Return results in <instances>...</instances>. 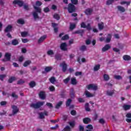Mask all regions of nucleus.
<instances>
[{"instance_id": "nucleus-1", "label": "nucleus", "mask_w": 131, "mask_h": 131, "mask_svg": "<svg viewBox=\"0 0 131 131\" xmlns=\"http://www.w3.org/2000/svg\"><path fill=\"white\" fill-rule=\"evenodd\" d=\"M43 104H45V101L42 102H38L36 103H31L30 105V106L31 108H34V109H38L41 106H43Z\"/></svg>"}, {"instance_id": "nucleus-2", "label": "nucleus", "mask_w": 131, "mask_h": 131, "mask_svg": "<svg viewBox=\"0 0 131 131\" xmlns=\"http://www.w3.org/2000/svg\"><path fill=\"white\" fill-rule=\"evenodd\" d=\"M76 10V8L75 7V6L74 5L69 3L68 5V11L69 13H74Z\"/></svg>"}, {"instance_id": "nucleus-3", "label": "nucleus", "mask_w": 131, "mask_h": 131, "mask_svg": "<svg viewBox=\"0 0 131 131\" xmlns=\"http://www.w3.org/2000/svg\"><path fill=\"white\" fill-rule=\"evenodd\" d=\"M81 28H86L87 30H92V27L91 24H88L87 26L84 22H82L80 24Z\"/></svg>"}, {"instance_id": "nucleus-4", "label": "nucleus", "mask_w": 131, "mask_h": 131, "mask_svg": "<svg viewBox=\"0 0 131 131\" xmlns=\"http://www.w3.org/2000/svg\"><path fill=\"white\" fill-rule=\"evenodd\" d=\"M11 108L12 110V115H15L19 112V108L15 105H12Z\"/></svg>"}, {"instance_id": "nucleus-5", "label": "nucleus", "mask_w": 131, "mask_h": 131, "mask_svg": "<svg viewBox=\"0 0 131 131\" xmlns=\"http://www.w3.org/2000/svg\"><path fill=\"white\" fill-rule=\"evenodd\" d=\"M13 5H18L19 7H23V5H24V2L23 1H21L20 0H14L13 2Z\"/></svg>"}, {"instance_id": "nucleus-6", "label": "nucleus", "mask_w": 131, "mask_h": 131, "mask_svg": "<svg viewBox=\"0 0 131 131\" xmlns=\"http://www.w3.org/2000/svg\"><path fill=\"white\" fill-rule=\"evenodd\" d=\"M88 90H91L92 89L94 91H97L98 90V86L94 84H90L87 85Z\"/></svg>"}, {"instance_id": "nucleus-7", "label": "nucleus", "mask_w": 131, "mask_h": 131, "mask_svg": "<svg viewBox=\"0 0 131 131\" xmlns=\"http://www.w3.org/2000/svg\"><path fill=\"white\" fill-rule=\"evenodd\" d=\"M60 66L62 68V72H66L67 71V64L65 61H63L61 63H60Z\"/></svg>"}, {"instance_id": "nucleus-8", "label": "nucleus", "mask_w": 131, "mask_h": 131, "mask_svg": "<svg viewBox=\"0 0 131 131\" xmlns=\"http://www.w3.org/2000/svg\"><path fill=\"white\" fill-rule=\"evenodd\" d=\"M5 58L3 59V62H7V61H10L11 60V54L7 53L5 54Z\"/></svg>"}, {"instance_id": "nucleus-9", "label": "nucleus", "mask_w": 131, "mask_h": 131, "mask_svg": "<svg viewBox=\"0 0 131 131\" xmlns=\"http://www.w3.org/2000/svg\"><path fill=\"white\" fill-rule=\"evenodd\" d=\"M39 97L41 100H46V92L44 91H40L39 93Z\"/></svg>"}, {"instance_id": "nucleus-10", "label": "nucleus", "mask_w": 131, "mask_h": 131, "mask_svg": "<svg viewBox=\"0 0 131 131\" xmlns=\"http://www.w3.org/2000/svg\"><path fill=\"white\" fill-rule=\"evenodd\" d=\"M83 33H84V30H79L74 32V34H80V36H83Z\"/></svg>"}, {"instance_id": "nucleus-11", "label": "nucleus", "mask_w": 131, "mask_h": 131, "mask_svg": "<svg viewBox=\"0 0 131 131\" xmlns=\"http://www.w3.org/2000/svg\"><path fill=\"white\" fill-rule=\"evenodd\" d=\"M60 49L62 51H67V44L66 42L62 43L60 45Z\"/></svg>"}, {"instance_id": "nucleus-12", "label": "nucleus", "mask_w": 131, "mask_h": 131, "mask_svg": "<svg viewBox=\"0 0 131 131\" xmlns=\"http://www.w3.org/2000/svg\"><path fill=\"white\" fill-rule=\"evenodd\" d=\"M110 49H111V46H110L109 44H106L103 48H102V52H106V51H108V50H110Z\"/></svg>"}, {"instance_id": "nucleus-13", "label": "nucleus", "mask_w": 131, "mask_h": 131, "mask_svg": "<svg viewBox=\"0 0 131 131\" xmlns=\"http://www.w3.org/2000/svg\"><path fill=\"white\" fill-rule=\"evenodd\" d=\"M93 10L92 8H88L86 9L84 13L86 15H92V13H93Z\"/></svg>"}, {"instance_id": "nucleus-14", "label": "nucleus", "mask_w": 131, "mask_h": 131, "mask_svg": "<svg viewBox=\"0 0 131 131\" xmlns=\"http://www.w3.org/2000/svg\"><path fill=\"white\" fill-rule=\"evenodd\" d=\"M13 28V27L11 25H9L5 29L4 31L6 33H9L11 31H12V29Z\"/></svg>"}, {"instance_id": "nucleus-15", "label": "nucleus", "mask_w": 131, "mask_h": 131, "mask_svg": "<svg viewBox=\"0 0 131 131\" xmlns=\"http://www.w3.org/2000/svg\"><path fill=\"white\" fill-rule=\"evenodd\" d=\"M17 80V78L15 76H12L9 78L8 80V82L9 83H13V81Z\"/></svg>"}, {"instance_id": "nucleus-16", "label": "nucleus", "mask_w": 131, "mask_h": 131, "mask_svg": "<svg viewBox=\"0 0 131 131\" xmlns=\"http://www.w3.org/2000/svg\"><path fill=\"white\" fill-rule=\"evenodd\" d=\"M70 96L72 99H73L75 97V92H74V89L71 88L70 91Z\"/></svg>"}, {"instance_id": "nucleus-17", "label": "nucleus", "mask_w": 131, "mask_h": 131, "mask_svg": "<svg viewBox=\"0 0 131 131\" xmlns=\"http://www.w3.org/2000/svg\"><path fill=\"white\" fill-rule=\"evenodd\" d=\"M71 83L73 85H76L77 84V80H76V78H72L71 79Z\"/></svg>"}, {"instance_id": "nucleus-18", "label": "nucleus", "mask_w": 131, "mask_h": 131, "mask_svg": "<svg viewBox=\"0 0 131 131\" xmlns=\"http://www.w3.org/2000/svg\"><path fill=\"white\" fill-rule=\"evenodd\" d=\"M29 85L31 89H33L34 86H36V83L34 81H31L29 83Z\"/></svg>"}, {"instance_id": "nucleus-19", "label": "nucleus", "mask_w": 131, "mask_h": 131, "mask_svg": "<svg viewBox=\"0 0 131 131\" xmlns=\"http://www.w3.org/2000/svg\"><path fill=\"white\" fill-rule=\"evenodd\" d=\"M80 51L81 52H85L88 51V48L85 45H82L80 48H79Z\"/></svg>"}, {"instance_id": "nucleus-20", "label": "nucleus", "mask_w": 131, "mask_h": 131, "mask_svg": "<svg viewBox=\"0 0 131 131\" xmlns=\"http://www.w3.org/2000/svg\"><path fill=\"white\" fill-rule=\"evenodd\" d=\"M46 38H47V35H43L38 40V43H40L42 42V41H43V40H45Z\"/></svg>"}, {"instance_id": "nucleus-21", "label": "nucleus", "mask_w": 131, "mask_h": 131, "mask_svg": "<svg viewBox=\"0 0 131 131\" xmlns=\"http://www.w3.org/2000/svg\"><path fill=\"white\" fill-rule=\"evenodd\" d=\"M123 59L124 61H130L131 57L129 55H125L123 56Z\"/></svg>"}, {"instance_id": "nucleus-22", "label": "nucleus", "mask_w": 131, "mask_h": 131, "mask_svg": "<svg viewBox=\"0 0 131 131\" xmlns=\"http://www.w3.org/2000/svg\"><path fill=\"white\" fill-rule=\"evenodd\" d=\"M85 95L86 98H92L94 97V94H91V93L88 91H85Z\"/></svg>"}, {"instance_id": "nucleus-23", "label": "nucleus", "mask_w": 131, "mask_h": 131, "mask_svg": "<svg viewBox=\"0 0 131 131\" xmlns=\"http://www.w3.org/2000/svg\"><path fill=\"white\" fill-rule=\"evenodd\" d=\"M31 64V60H26L24 63L23 66L24 67H27V66H29L30 64Z\"/></svg>"}, {"instance_id": "nucleus-24", "label": "nucleus", "mask_w": 131, "mask_h": 131, "mask_svg": "<svg viewBox=\"0 0 131 131\" xmlns=\"http://www.w3.org/2000/svg\"><path fill=\"white\" fill-rule=\"evenodd\" d=\"M11 45L12 46H17L19 45V41L17 39H14L12 40Z\"/></svg>"}, {"instance_id": "nucleus-25", "label": "nucleus", "mask_w": 131, "mask_h": 131, "mask_svg": "<svg viewBox=\"0 0 131 131\" xmlns=\"http://www.w3.org/2000/svg\"><path fill=\"white\" fill-rule=\"evenodd\" d=\"M123 108L125 111H127V110H129L131 108L130 105H127V104H124L123 105Z\"/></svg>"}, {"instance_id": "nucleus-26", "label": "nucleus", "mask_w": 131, "mask_h": 131, "mask_svg": "<svg viewBox=\"0 0 131 131\" xmlns=\"http://www.w3.org/2000/svg\"><path fill=\"white\" fill-rule=\"evenodd\" d=\"M111 38H112V35L111 34H107V37L105 40V42H110L111 41Z\"/></svg>"}, {"instance_id": "nucleus-27", "label": "nucleus", "mask_w": 131, "mask_h": 131, "mask_svg": "<svg viewBox=\"0 0 131 131\" xmlns=\"http://www.w3.org/2000/svg\"><path fill=\"white\" fill-rule=\"evenodd\" d=\"M83 122L84 124H88L89 122H91V119L90 118H85L83 119Z\"/></svg>"}, {"instance_id": "nucleus-28", "label": "nucleus", "mask_w": 131, "mask_h": 131, "mask_svg": "<svg viewBox=\"0 0 131 131\" xmlns=\"http://www.w3.org/2000/svg\"><path fill=\"white\" fill-rule=\"evenodd\" d=\"M117 9L118 11L122 12V13H124V12H125V9H124V7L121 6H117Z\"/></svg>"}, {"instance_id": "nucleus-29", "label": "nucleus", "mask_w": 131, "mask_h": 131, "mask_svg": "<svg viewBox=\"0 0 131 131\" xmlns=\"http://www.w3.org/2000/svg\"><path fill=\"white\" fill-rule=\"evenodd\" d=\"M17 22L18 24H20L21 25H24L25 24V21L22 18L18 19Z\"/></svg>"}, {"instance_id": "nucleus-30", "label": "nucleus", "mask_w": 131, "mask_h": 131, "mask_svg": "<svg viewBox=\"0 0 131 131\" xmlns=\"http://www.w3.org/2000/svg\"><path fill=\"white\" fill-rule=\"evenodd\" d=\"M71 78H70V77H68L67 78L64 79L63 80V83H64V84H68V83L69 82V81H70V79Z\"/></svg>"}, {"instance_id": "nucleus-31", "label": "nucleus", "mask_w": 131, "mask_h": 131, "mask_svg": "<svg viewBox=\"0 0 131 131\" xmlns=\"http://www.w3.org/2000/svg\"><path fill=\"white\" fill-rule=\"evenodd\" d=\"M72 102V99H68L66 103V105L67 107H69V106H70V104H71V103Z\"/></svg>"}, {"instance_id": "nucleus-32", "label": "nucleus", "mask_w": 131, "mask_h": 131, "mask_svg": "<svg viewBox=\"0 0 131 131\" xmlns=\"http://www.w3.org/2000/svg\"><path fill=\"white\" fill-rule=\"evenodd\" d=\"M49 81H50L51 83L54 84V83L56 82V78H55L54 76H52L49 79Z\"/></svg>"}, {"instance_id": "nucleus-33", "label": "nucleus", "mask_w": 131, "mask_h": 131, "mask_svg": "<svg viewBox=\"0 0 131 131\" xmlns=\"http://www.w3.org/2000/svg\"><path fill=\"white\" fill-rule=\"evenodd\" d=\"M33 16L34 17V20H36V19H39V16H38V14L36 12H34L33 13Z\"/></svg>"}, {"instance_id": "nucleus-34", "label": "nucleus", "mask_w": 131, "mask_h": 131, "mask_svg": "<svg viewBox=\"0 0 131 131\" xmlns=\"http://www.w3.org/2000/svg\"><path fill=\"white\" fill-rule=\"evenodd\" d=\"M98 28L99 30H103L104 29V23H101V24H98Z\"/></svg>"}, {"instance_id": "nucleus-35", "label": "nucleus", "mask_w": 131, "mask_h": 131, "mask_svg": "<svg viewBox=\"0 0 131 131\" xmlns=\"http://www.w3.org/2000/svg\"><path fill=\"white\" fill-rule=\"evenodd\" d=\"M52 69L53 68L52 67H46L45 69V71L48 73V72H50V71H51Z\"/></svg>"}, {"instance_id": "nucleus-36", "label": "nucleus", "mask_w": 131, "mask_h": 131, "mask_svg": "<svg viewBox=\"0 0 131 131\" xmlns=\"http://www.w3.org/2000/svg\"><path fill=\"white\" fill-rule=\"evenodd\" d=\"M103 78L105 81H108L110 79V77L109 76V75L105 74L103 75Z\"/></svg>"}, {"instance_id": "nucleus-37", "label": "nucleus", "mask_w": 131, "mask_h": 131, "mask_svg": "<svg viewBox=\"0 0 131 131\" xmlns=\"http://www.w3.org/2000/svg\"><path fill=\"white\" fill-rule=\"evenodd\" d=\"M121 5H126L127 7L128 6H130V2H126V1H122L120 2Z\"/></svg>"}, {"instance_id": "nucleus-38", "label": "nucleus", "mask_w": 131, "mask_h": 131, "mask_svg": "<svg viewBox=\"0 0 131 131\" xmlns=\"http://www.w3.org/2000/svg\"><path fill=\"white\" fill-rule=\"evenodd\" d=\"M61 105H63V101H59L55 106L56 109H59Z\"/></svg>"}, {"instance_id": "nucleus-39", "label": "nucleus", "mask_w": 131, "mask_h": 131, "mask_svg": "<svg viewBox=\"0 0 131 131\" xmlns=\"http://www.w3.org/2000/svg\"><path fill=\"white\" fill-rule=\"evenodd\" d=\"M114 94V91H111L110 90H107L106 91V95H107V96H111Z\"/></svg>"}, {"instance_id": "nucleus-40", "label": "nucleus", "mask_w": 131, "mask_h": 131, "mask_svg": "<svg viewBox=\"0 0 131 131\" xmlns=\"http://www.w3.org/2000/svg\"><path fill=\"white\" fill-rule=\"evenodd\" d=\"M21 36L22 37H26L27 35H28V32H21Z\"/></svg>"}, {"instance_id": "nucleus-41", "label": "nucleus", "mask_w": 131, "mask_h": 131, "mask_svg": "<svg viewBox=\"0 0 131 131\" xmlns=\"http://www.w3.org/2000/svg\"><path fill=\"white\" fill-rule=\"evenodd\" d=\"M34 9H35V10L36 12H37V13H39L40 14V13H41V9L39 7L34 6Z\"/></svg>"}, {"instance_id": "nucleus-42", "label": "nucleus", "mask_w": 131, "mask_h": 131, "mask_svg": "<svg viewBox=\"0 0 131 131\" xmlns=\"http://www.w3.org/2000/svg\"><path fill=\"white\" fill-rule=\"evenodd\" d=\"M100 67H101V66L100 64L96 65L94 68V71H98V70L100 69Z\"/></svg>"}, {"instance_id": "nucleus-43", "label": "nucleus", "mask_w": 131, "mask_h": 131, "mask_svg": "<svg viewBox=\"0 0 131 131\" xmlns=\"http://www.w3.org/2000/svg\"><path fill=\"white\" fill-rule=\"evenodd\" d=\"M114 3V0H107L106 1V5L107 6H110V5H112Z\"/></svg>"}, {"instance_id": "nucleus-44", "label": "nucleus", "mask_w": 131, "mask_h": 131, "mask_svg": "<svg viewBox=\"0 0 131 131\" xmlns=\"http://www.w3.org/2000/svg\"><path fill=\"white\" fill-rule=\"evenodd\" d=\"M67 39H69V36L68 35H65L61 38V40H67Z\"/></svg>"}, {"instance_id": "nucleus-45", "label": "nucleus", "mask_w": 131, "mask_h": 131, "mask_svg": "<svg viewBox=\"0 0 131 131\" xmlns=\"http://www.w3.org/2000/svg\"><path fill=\"white\" fill-rule=\"evenodd\" d=\"M53 18L56 20H60V15L58 14H55L53 16Z\"/></svg>"}, {"instance_id": "nucleus-46", "label": "nucleus", "mask_w": 131, "mask_h": 131, "mask_svg": "<svg viewBox=\"0 0 131 131\" xmlns=\"http://www.w3.org/2000/svg\"><path fill=\"white\" fill-rule=\"evenodd\" d=\"M64 131H71V128L69 126H66L64 128Z\"/></svg>"}, {"instance_id": "nucleus-47", "label": "nucleus", "mask_w": 131, "mask_h": 131, "mask_svg": "<svg viewBox=\"0 0 131 131\" xmlns=\"http://www.w3.org/2000/svg\"><path fill=\"white\" fill-rule=\"evenodd\" d=\"M49 89L51 92H55L56 91V88L53 85L50 86Z\"/></svg>"}, {"instance_id": "nucleus-48", "label": "nucleus", "mask_w": 131, "mask_h": 131, "mask_svg": "<svg viewBox=\"0 0 131 131\" xmlns=\"http://www.w3.org/2000/svg\"><path fill=\"white\" fill-rule=\"evenodd\" d=\"M5 77H7V75H6V74L0 75V80H1L2 81H4V79Z\"/></svg>"}, {"instance_id": "nucleus-49", "label": "nucleus", "mask_w": 131, "mask_h": 131, "mask_svg": "<svg viewBox=\"0 0 131 131\" xmlns=\"http://www.w3.org/2000/svg\"><path fill=\"white\" fill-rule=\"evenodd\" d=\"M86 128L92 130V129H94V127H93V125H92V124H89L86 126Z\"/></svg>"}, {"instance_id": "nucleus-50", "label": "nucleus", "mask_w": 131, "mask_h": 131, "mask_svg": "<svg viewBox=\"0 0 131 131\" xmlns=\"http://www.w3.org/2000/svg\"><path fill=\"white\" fill-rule=\"evenodd\" d=\"M47 55L49 56H52V55H54V51L52 50H49L47 52Z\"/></svg>"}, {"instance_id": "nucleus-51", "label": "nucleus", "mask_w": 131, "mask_h": 131, "mask_svg": "<svg viewBox=\"0 0 131 131\" xmlns=\"http://www.w3.org/2000/svg\"><path fill=\"white\" fill-rule=\"evenodd\" d=\"M69 124L70 125V126L72 127V128L75 126V122L74 121L69 122Z\"/></svg>"}, {"instance_id": "nucleus-52", "label": "nucleus", "mask_w": 131, "mask_h": 131, "mask_svg": "<svg viewBox=\"0 0 131 131\" xmlns=\"http://www.w3.org/2000/svg\"><path fill=\"white\" fill-rule=\"evenodd\" d=\"M75 27H76V25L75 24H71L70 26V29L71 30H73V29L75 28Z\"/></svg>"}, {"instance_id": "nucleus-53", "label": "nucleus", "mask_w": 131, "mask_h": 131, "mask_svg": "<svg viewBox=\"0 0 131 131\" xmlns=\"http://www.w3.org/2000/svg\"><path fill=\"white\" fill-rule=\"evenodd\" d=\"M23 83H25V81L20 79L19 80L17 81V84H23Z\"/></svg>"}, {"instance_id": "nucleus-54", "label": "nucleus", "mask_w": 131, "mask_h": 131, "mask_svg": "<svg viewBox=\"0 0 131 131\" xmlns=\"http://www.w3.org/2000/svg\"><path fill=\"white\" fill-rule=\"evenodd\" d=\"M24 61V57L23 56H21L18 58V61H19L20 63H22Z\"/></svg>"}, {"instance_id": "nucleus-55", "label": "nucleus", "mask_w": 131, "mask_h": 131, "mask_svg": "<svg viewBox=\"0 0 131 131\" xmlns=\"http://www.w3.org/2000/svg\"><path fill=\"white\" fill-rule=\"evenodd\" d=\"M99 122L101 124H105V120H104V119L101 118L100 119H99Z\"/></svg>"}, {"instance_id": "nucleus-56", "label": "nucleus", "mask_w": 131, "mask_h": 131, "mask_svg": "<svg viewBox=\"0 0 131 131\" xmlns=\"http://www.w3.org/2000/svg\"><path fill=\"white\" fill-rule=\"evenodd\" d=\"M72 5H77L78 4V0H71Z\"/></svg>"}, {"instance_id": "nucleus-57", "label": "nucleus", "mask_w": 131, "mask_h": 131, "mask_svg": "<svg viewBox=\"0 0 131 131\" xmlns=\"http://www.w3.org/2000/svg\"><path fill=\"white\" fill-rule=\"evenodd\" d=\"M71 114L73 116H75L76 115V111L73 110L71 111Z\"/></svg>"}, {"instance_id": "nucleus-58", "label": "nucleus", "mask_w": 131, "mask_h": 131, "mask_svg": "<svg viewBox=\"0 0 131 131\" xmlns=\"http://www.w3.org/2000/svg\"><path fill=\"white\" fill-rule=\"evenodd\" d=\"M55 58L56 60H61V55L60 54L55 55Z\"/></svg>"}, {"instance_id": "nucleus-59", "label": "nucleus", "mask_w": 131, "mask_h": 131, "mask_svg": "<svg viewBox=\"0 0 131 131\" xmlns=\"http://www.w3.org/2000/svg\"><path fill=\"white\" fill-rule=\"evenodd\" d=\"M46 106L49 107V108H53V104L50 102H47L46 103Z\"/></svg>"}, {"instance_id": "nucleus-60", "label": "nucleus", "mask_w": 131, "mask_h": 131, "mask_svg": "<svg viewBox=\"0 0 131 131\" xmlns=\"http://www.w3.org/2000/svg\"><path fill=\"white\" fill-rule=\"evenodd\" d=\"M43 12H45V13H49V12H50V8H49V7L44 8Z\"/></svg>"}, {"instance_id": "nucleus-61", "label": "nucleus", "mask_w": 131, "mask_h": 131, "mask_svg": "<svg viewBox=\"0 0 131 131\" xmlns=\"http://www.w3.org/2000/svg\"><path fill=\"white\" fill-rule=\"evenodd\" d=\"M39 117L41 119H43L45 118V115H43V113L41 112L39 114Z\"/></svg>"}, {"instance_id": "nucleus-62", "label": "nucleus", "mask_w": 131, "mask_h": 131, "mask_svg": "<svg viewBox=\"0 0 131 131\" xmlns=\"http://www.w3.org/2000/svg\"><path fill=\"white\" fill-rule=\"evenodd\" d=\"M78 101L79 103H84V102H85V100L81 98H78Z\"/></svg>"}, {"instance_id": "nucleus-63", "label": "nucleus", "mask_w": 131, "mask_h": 131, "mask_svg": "<svg viewBox=\"0 0 131 131\" xmlns=\"http://www.w3.org/2000/svg\"><path fill=\"white\" fill-rule=\"evenodd\" d=\"M42 5V3L40 1H36V5L38 7H40Z\"/></svg>"}, {"instance_id": "nucleus-64", "label": "nucleus", "mask_w": 131, "mask_h": 131, "mask_svg": "<svg viewBox=\"0 0 131 131\" xmlns=\"http://www.w3.org/2000/svg\"><path fill=\"white\" fill-rule=\"evenodd\" d=\"M79 131H83L84 130V127H83V126H82L81 125H80L79 126Z\"/></svg>"}]
</instances>
